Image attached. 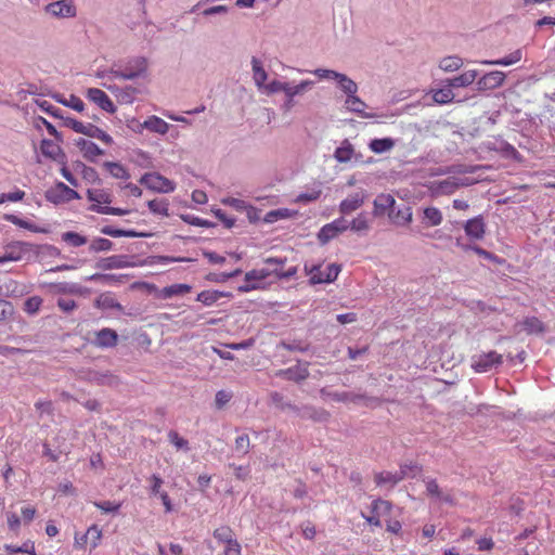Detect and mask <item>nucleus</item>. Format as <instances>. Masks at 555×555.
Instances as JSON below:
<instances>
[{
	"label": "nucleus",
	"mask_w": 555,
	"mask_h": 555,
	"mask_svg": "<svg viewBox=\"0 0 555 555\" xmlns=\"http://www.w3.org/2000/svg\"><path fill=\"white\" fill-rule=\"evenodd\" d=\"M395 205L396 199L392 195L382 193L377 195L373 202V215L378 217L383 216L386 212L388 214L390 210H392Z\"/></svg>",
	"instance_id": "obj_20"
},
{
	"label": "nucleus",
	"mask_w": 555,
	"mask_h": 555,
	"mask_svg": "<svg viewBox=\"0 0 555 555\" xmlns=\"http://www.w3.org/2000/svg\"><path fill=\"white\" fill-rule=\"evenodd\" d=\"M4 219L20 228L26 229V230L35 232V233L46 232L43 229L37 227L33 222L24 220L16 215H12V214L5 215Z\"/></svg>",
	"instance_id": "obj_47"
},
{
	"label": "nucleus",
	"mask_w": 555,
	"mask_h": 555,
	"mask_svg": "<svg viewBox=\"0 0 555 555\" xmlns=\"http://www.w3.org/2000/svg\"><path fill=\"white\" fill-rule=\"evenodd\" d=\"M130 262L127 256L124 255H114L106 258H102L96 267L102 270H113V269H122L130 267Z\"/></svg>",
	"instance_id": "obj_21"
},
{
	"label": "nucleus",
	"mask_w": 555,
	"mask_h": 555,
	"mask_svg": "<svg viewBox=\"0 0 555 555\" xmlns=\"http://www.w3.org/2000/svg\"><path fill=\"white\" fill-rule=\"evenodd\" d=\"M118 335L114 330L102 328L96 332L94 344L102 348L114 347L117 344Z\"/></svg>",
	"instance_id": "obj_26"
},
{
	"label": "nucleus",
	"mask_w": 555,
	"mask_h": 555,
	"mask_svg": "<svg viewBox=\"0 0 555 555\" xmlns=\"http://www.w3.org/2000/svg\"><path fill=\"white\" fill-rule=\"evenodd\" d=\"M280 375H283L285 378L289 380L300 382L309 376V371L307 366L295 365L284 371H281Z\"/></svg>",
	"instance_id": "obj_40"
},
{
	"label": "nucleus",
	"mask_w": 555,
	"mask_h": 555,
	"mask_svg": "<svg viewBox=\"0 0 555 555\" xmlns=\"http://www.w3.org/2000/svg\"><path fill=\"white\" fill-rule=\"evenodd\" d=\"M142 128L147 129L151 132L158 134H166L169 130V124H167L164 119L157 116H150L141 125Z\"/></svg>",
	"instance_id": "obj_31"
},
{
	"label": "nucleus",
	"mask_w": 555,
	"mask_h": 555,
	"mask_svg": "<svg viewBox=\"0 0 555 555\" xmlns=\"http://www.w3.org/2000/svg\"><path fill=\"white\" fill-rule=\"evenodd\" d=\"M223 296L224 293L219 291H203L197 295L196 300L205 306H212Z\"/></svg>",
	"instance_id": "obj_48"
},
{
	"label": "nucleus",
	"mask_w": 555,
	"mask_h": 555,
	"mask_svg": "<svg viewBox=\"0 0 555 555\" xmlns=\"http://www.w3.org/2000/svg\"><path fill=\"white\" fill-rule=\"evenodd\" d=\"M153 214L168 216V202L166 199H152L147 203Z\"/></svg>",
	"instance_id": "obj_57"
},
{
	"label": "nucleus",
	"mask_w": 555,
	"mask_h": 555,
	"mask_svg": "<svg viewBox=\"0 0 555 555\" xmlns=\"http://www.w3.org/2000/svg\"><path fill=\"white\" fill-rule=\"evenodd\" d=\"M345 107L349 112L354 113V114L359 115L362 118H375L376 117L375 114L366 112L367 104L364 101H362L357 95V93L345 99Z\"/></svg>",
	"instance_id": "obj_17"
},
{
	"label": "nucleus",
	"mask_w": 555,
	"mask_h": 555,
	"mask_svg": "<svg viewBox=\"0 0 555 555\" xmlns=\"http://www.w3.org/2000/svg\"><path fill=\"white\" fill-rule=\"evenodd\" d=\"M101 233L112 237H149L150 233L137 232L134 230H120L112 225H105L101 229Z\"/></svg>",
	"instance_id": "obj_29"
},
{
	"label": "nucleus",
	"mask_w": 555,
	"mask_h": 555,
	"mask_svg": "<svg viewBox=\"0 0 555 555\" xmlns=\"http://www.w3.org/2000/svg\"><path fill=\"white\" fill-rule=\"evenodd\" d=\"M149 60L145 56L137 55L115 62L108 72H99L96 76L99 78H105L109 73L115 78L124 80L145 79L149 76Z\"/></svg>",
	"instance_id": "obj_1"
},
{
	"label": "nucleus",
	"mask_w": 555,
	"mask_h": 555,
	"mask_svg": "<svg viewBox=\"0 0 555 555\" xmlns=\"http://www.w3.org/2000/svg\"><path fill=\"white\" fill-rule=\"evenodd\" d=\"M463 60L457 55L444 56L439 61V68L446 73H453L463 66Z\"/></svg>",
	"instance_id": "obj_42"
},
{
	"label": "nucleus",
	"mask_w": 555,
	"mask_h": 555,
	"mask_svg": "<svg viewBox=\"0 0 555 555\" xmlns=\"http://www.w3.org/2000/svg\"><path fill=\"white\" fill-rule=\"evenodd\" d=\"M366 198V192L361 190L359 192L352 193L348 195L344 201L339 204V211L343 215H348L358 208H360Z\"/></svg>",
	"instance_id": "obj_16"
},
{
	"label": "nucleus",
	"mask_w": 555,
	"mask_h": 555,
	"mask_svg": "<svg viewBox=\"0 0 555 555\" xmlns=\"http://www.w3.org/2000/svg\"><path fill=\"white\" fill-rule=\"evenodd\" d=\"M41 305L42 299L39 296H33L27 298L24 302V310L28 314H36L39 311Z\"/></svg>",
	"instance_id": "obj_62"
},
{
	"label": "nucleus",
	"mask_w": 555,
	"mask_h": 555,
	"mask_svg": "<svg viewBox=\"0 0 555 555\" xmlns=\"http://www.w3.org/2000/svg\"><path fill=\"white\" fill-rule=\"evenodd\" d=\"M305 271L309 275L311 284L332 283L337 279L340 267L336 263L327 264L325 268L320 264H306Z\"/></svg>",
	"instance_id": "obj_2"
},
{
	"label": "nucleus",
	"mask_w": 555,
	"mask_h": 555,
	"mask_svg": "<svg viewBox=\"0 0 555 555\" xmlns=\"http://www.w3.org/2000/svg\"><path fill=\"white\" fill-rule=\"evenodd\" d=\"M349 229V221L344 217L337 218L334 221L324 224L319 233L318 240L322 245L327 244L330 241L337 237L339 234L344 233Z\"/></svg>",
	"instance_id": "obj_8"
},
{
	"label": "nucleus",
	"mask_w": 555,
	"mask_h": 555,
	"mask_svg": "<svg viewBox=\"0 0 555 555\" xmlns=\"http://www.w3.org/2000/svg\"><path fill=\"white\" fill-rule=\"evenodd\" d=\"M104 166L107 169V171L116 179L127 180L130 178V175L127 171V169L119 163L106 162Z\"/></svg>",
	"instance_id": "obj_49"
},
{
	"label": "nucleus",
	"mask_w": 555,
	"mask_h": 555,
	"mask_svg": "<svg viewBox=\"0 0 555 555\" xmlns=\"http://www.w3.org/2000/svg\"><path fill=\"white\" fill-rule=\"evenodd\" d=\"M409 476H411V474L406 472V467H400V470L396 473L380 472L375 474V482L379 487L385 486L391 489Z\"/></svg>",
	"instance_id": "obj_9"
},
{
	"label": "nucleus",
	"mask_w": 555,
	"mask_h": 555,
	"mask_svg": "<svg viewBox=\"0 0 555 555\" xmlns=\"http://www.w3.org/2000/svg\"><path fill=\"white\" fill-rule=\"evenodd\" d=\"M168 439L177 449H182L185 451L190 450L189 441L180 437L177 431L170 430L168 433Z\"/></svg>",
	"instance_id": "obj_64"
},
{
	"label": "nucleus",
	"mask_w": 555,
	"mask_h": 555,
	"mask_svg": "<svg viewBox=\"0 0 555 555\" xmlns=\"http://www.w3.org/2000/svg\"><path fill=\"white\" fill-rule=\"evenodd\" d=\"M191 289H192V286L189 284H172V285L164 287L160 291L159 296H160V298L168 299V298H172L175 296L185 295V294L190 293Z\"/></svg>",
	"instance_id": "obj_37"
},
{
	"label": "nucleus",
	"mask_w": 555,
	"mask_h": 555,
	"mask_svg": "<svg viewBox=\"0 0 555 555\" xmlns=\"http://www.w3.org/2000/svg\"><path fill=\"white\" fill-rule=\"evenodd\" d=\"M36 256H48V257H59L61 251L57 247L49 244L43 245H35V251H33Z\"/></svg>",
	"instance_id": "obj_58"
},
{
	"label": "nucleus",
	"mask_w": 555,
	"mask_h": 555,
	"mask_svg": "<svg viewBox=\"0 0 555 555\" xmlns=\"http://www.w3.org/2000/svg\"><path fill=\"white\" fill-rule=\"evenodd\" d=\"M214 538L218 540L221 543L228 544L233 539H235L234 533L230 527L223 526L220 528H217L214 531Z\"/></svg>",
	"instance_id": "obj_55"
},
{
	"label": "nucleus",
	"mask_w": 555,
	"mask_h": 555,
	"mask_svg": "<svg viewBox=\"0 0 555 555\" xmlns=\"http://www.w3.org/2000/svg\"><path fill=\"white\" fill-rule=\"evenodd\" d=\"M335 81L338 88L346 94V98H349L352 94L358 93L359 87L357 82L349 78L347 75L338 73L335 78Z\"/></svg>",
	"instance_id": "obj_32"
},
{
	"label": "nucleus",
	"mask_w": 555,
	"mask_h": 555,
	"mask_svg": "<svg viewBox=\"0 0 555 555\" xmlns=\"http://www.w3.org/2000/svg\"><path fill=\"white\" fill-rule=\"evenodd\" d=\"M112 248L113 242L103 237L94 238L89 246V250L93 253L107 251L111 250Z\"/></svg>",
	"instance_id": "obj_56"
},
{
	"label": "nucleus",
	"mask_w": 555,
	"mask_h": 555,
	"mask_svg": "<svg viewBox=\"0 0 555 555\" xmlns=\"http://www.w3.org/2000/svg\"><path fill=\"white\" fill-rule=\"evenodd\" d=\"M35 251V244L13 241L4 246V253L0 256V264L9 261H20L22 259H28L29 255Z\"/></svg>",
	"instance_id": "obj_3"
},
{
	"label": "nucleus",
	"mask_w": 555,
	"mask_h": 555,
	"mask_svg": "<svg viewBox=\"0 0 555 555\" xmlns=\"http://www.w3.org/2000/svg\"><path fill=\"white\" fill-rule=\"evenodd\" d=\"M250 63H251L254 82L259 89H262V87H264V85H266L264 82L268 78V74H267L266 69L263 68L261 61L259 59H257L256 56L251 57Z\"/></svg>",
	"instance_id": "obj_33"
},
{
	"label": "nucleus",
	"mask_w": 555,
	"mask_h": 555,
	"mask_svg": "<svg viewBox=\"0 0 555 555\" xmlns=\"http://www.w3.org/2000/svg\"><path fill=\"white\" fill-rule=\"evenodd\" d=\"M396 145L392 138L373 139L369 143V149L375 154H383L391 151Z\"/></svg>",
	"instance_id": "obj_34"
},
{
	"label": "nucleus",
	"mask_w": 555,
	"mask_h": 555,
	"mask_svg": "<svg viewBox=\"0 0 555 555\" xmlns=\"http://www.w3.org/2000/svg\"><path fill=\"white\" fill-rule=\"evenodd\" d=\"M503 363L502 354L496 351H489L472 357V369L477 373H487L496 369Z\"/></svg>",
	"instance_id": "obj_5"
},
{
	"label": "nucleus",
	"mask_w": 555,
	"mask_h": 555,
	"mask_svg": "<svg viewBox=\"0 0 555 555\" xmlns=\"http://www.w3.org/2000/svg\"><path fill=\"white\" fill-rule=\"evenodd\" d=\"M64 125L70 129H73L77 133H81V134H85L90 138L99 139L106 144L113 143V138L95 125L82 124L81 121H78L72 117L64 118Z\"/></svg>",
	"instance_id": "obj_4"
},
{
	"label": "nucleus",
	"mask_w": 555,
	"mask_h": 555,
	"mask_svg": "<svg viewBox=\"0 0 555 555\" xmlns=\"http://www.w3.org/2000/svg\"><path fill=\"white\" fill-rule=\"evenodd\" d=\"M524 330L529 333H541L543 331V323L538 318H527L524 322Z\"/></svg>",
	"instance_id": "obj_59"
},
{
	"label": "nucleus",
	"mask_w": 555,
	"mask_h": 555,
	"mask_svg": "<svg viewBox=\"0 0 555 555\" xmlns=\"http://www.w3.org/2000/svg\"><path fill=\"white\" fill-rule=\"evenodd\" d=\"M287 406L301 418H309L317 422H326L330 417V413L324 409H318L311 405L298 408L293 404H287Z\"/></svg>",
	"instance_id": "obj_10"
},
{
	"label": "nucleus",
	"mask_w": 555,
	"mask_h": 555,
	"mask_svg": "<svg viewBox=\"0 0 555 555\" xmlns=\"http://www.w3.org/2000/svg\"><path fill=\"white\" fill-rule=\"evenodd\" d=\"M87 98L95 103L100 108L107 113H115L116 106L112 102V100L108 98V95L98 88H90L87 91Z\"/></svg>",
	"instance_id": "obj_15"
},
{
	"label": "nucleus",
	"mask_w": 555,
	"mask_h": 555,
	"mask_svg": "<svg viewBox=\"0 0 555 555\" xmlns=\"http://www.w3.org/2000/svg\"><path fill=\"white\" fill-rule=\"evenodd\" d=\"M272 275L270 268L254 269L245 274V283L238 286V292L248 293L264 287V281Z\"/></svg>",
	"instance_id": "obj_7"
},
{
	"label": "nucleus",
	"mask_w": 555,
	"mask_h": 555,
	"mask_svg": "<svg viewBox=\"0 0 555 555\" xmlns=\"http://www.w3.org/2000/svg\"><path fill=\"white\" fill-rule=\"evenodd\" d=\"M49 292L53 295L57 294H69V295H81L85 292V288L77 284L70 282H61V283H51L48 285Z\"/></svg>",
	"instance_id": "obj_22"
},
{
	"label": "nucleus",
	"mask_w": 555,
	"mask_h": 555,
	"mask_svg": "<svg viewBox=\"0 0 555 555\" xmlns=\"http://www.w3.org/2000/svg\"><path fill=\"white\" fill-rule=\"evenodd\" d=\"M443 220L439 208L428 206L422 209V223L425 228L438 227Z\"/></svg>",
	"instance_id": "obj_23"
},
{
	"label": "nucleus",
	"mask_w": 555,
	"mask_h": 555,
	"mask_svg": "<svg viewBox=\"0 0 555 555\" xmlns=\"http://www.w3.org/2000/svg\"><path fill=\"white\" fill-rule=\"evenodd\" d=\"M465 234L474 241H480L486 234V222L482 216H477L467 220L464 225Z\"/></svg>",
	"instance_id": "obj_14"
},
{
	"label": "nucleus",
	"mask_w": 555,
	"mask_h": 555,
	"mask_svg": "<svg viewBox=\"0 0 555 555\" xmlns=\"http://www.w3.org/2000/svg\"><path fill=\"white\" fill-rule=\"evenodd\" d=\"M48 198L53 202H59V201L70 202L73 199L80 198V196L75 190L70 189L65 183L59 182L55 185L54 191L49 193Z\"/></svg>",
	"instance_id": "obj_18"
},
{
	"label": "nucleus",
	"mask_w": 555,
	"mask_h": 555,
	"mask_svg": "<svg viewBox=\"0 0 555 555\" xmlns=\"http://www.w3.org/2000/svg\"><path fill=\"white\" fill-rule=\"evenodd\" d=\"M46 11L56 17H73L76 14L73 0H55L46 7Z\"/></svg>",
	"instance_id": "obj_11"
},
{
	"label": "nucleus",
	"mask_w": 555,
	"mask_h": 555,
	"mask_svg": "<svg viewBox=\"0 0 555 555\" xmlns=\"http://www.w3.org/2000/svg\"><path fill=\"white\" fill-rule=\"evenodd\" d=\"M477 76L478 72L476 69H469L459 76L447 79L446 82H449L452 88H464L470 86Z\"/></svg>",
	"instance_id": "obj_28"
},
{
	"label": "nucleus",
	"mask_w": 555,
	"mask_h": 555,
	"mask_svg": "<svg viewBox=\"0 0 555 555\" xmlns=\"http://www.w3.org/2000/svg\"><path fill=\"white\" fill-rule=\"evenodd\" d=\"M288 83L289 82H283V81H280V80H272L269 83L264 85V87H262V89L268 94H274V93H279V92H283L284 93L286 88H287V86H288Z\"/></svg>",
	"instance_id": "obj_63"
},
{
	"label": "nucleus",
	"mask_w": 555,
	"mask_h": 555,
	"mask_svg": "<svg viewBox=\"0 0 555 555\" xmlns=\"http://www.w3.org/2000/svg\"><path fill=\"white\" fill-rule=\"evenodd\" d=\"M426 491H427L428 495L435 496L442 502H446V503L453 502L452 495L450 493H443L435 479L426 480Z\"/></svg>",
	"instance_id": "obj_45"
},
{
	"label": "nucleus",
	"mask_w": 555,
	"mask_h": 555,
	"mask_svg": "<svg viewBox=\"0 0 555 555\" xmlns=\"http://www.w3.org/2000/svg\"><path fill=\"white\" fill-rule=\"evenodd\" d=\"M87 197L90 202L96 205L101 204H111L112 195L105 190L102 189H92L88 190Z\"/></svg>",
	"instance_id": "obj_46"
},
{
	"label": "nucleus",
	"mask_w": 555,
	"mask_h": 555,
	"mask_svg": "<svg viewBox=\"0 0 555 555\" xmlns=\"http://www.w3.org/2000/svg\"><path fill=\"white\" fill-rule=\"evenodd\" d=\"M522 57V53L520 50H515L514 52H512L511 54L502 57V59H498V60H483V61H480L481 64L483 65H501V66H509V65H513V64H516L518 63Z\"/></svg>",
	"instance_id": "obj_39"
},
{
	"label": "nucleus",
	"mask_w": 555,
	"mask_h": 555,
	"mask_svg": "<svg viewBox=\"0 0 555 555\" xmlns=\"http://www.w3.org/2000/svg\"><path fill=\"white\" fill-rule=\"evenodd\" d=\"M4 550L10 555L17 554V553H27L30 555H37L36 551H35L34 543H31V542H25L22 546L5 544Z\"/></svg>",
	"instance_id": "obj_53"
},
{
	"label": "nucleus",
	"mask_w": 555,
	"mask_h": 555,
	"mask_svg": "<svg viewBox=\"0 0 555 555\" xmlns=\"http://www.w3.org/2000/svg\"><path fill=\"white\" fill-rule=\"evenodd\" d=\"M349 229L356 233H366L371 229V221L365 212L359 214L349 222Z\"/></svg>",
	"instance_id": "obj_44"
},
{
	"label": "nucleus",
	"mask_w": 555,
	"mask_h": 555,
	"mask_svg": "<svg viewBox=\"0 0 555 555\" xmlns=\"http://www.w3.org/2000/svg\"><path fill=\"white\" fill-rule=\"evenodd\" d=\"M87 534L90 548H95L99 545L100 540L102 538V530L99 528V526L92 525L91 527L88 528Z\"/></svg>",
	"instance_id": "obj_60"
},
{
	"label": "nucleus",
	"mask_w": 555,
	"mask_h": 555,
	"mask_svg": "<svg viewBox=\"0 0 555 555\" xmlns=\"http://www.w3.org/2000/svg\"><path fill=\"white\" fill-rule=\"evenodd\" d=\"M504 80L505 74L503 72H490L477 80V90L486 91L496 89L503 85Z\"/></svg>",
	"instance_id": "obj_13"
},
{
	"label": "nucleus",
	"mask_w": 555,
	"mask_h": 555,
	"mask_svg": "<svg viewBox=\"0 0 555 555\" xmlns=\"http://www.w3.org/2000/svg\"><path fill=\"white\" fill-rule=\"evenodd\" d=\"M52 98L57 102L63 104L64 106L70 107L77 112H82L85 108V103L82 100L74 94H70L68 99H66L61 93H55Z\"/></svg>",
	"instance_id": "obj_41"
},
{
	"label": "nucleus",
	"mask_w": 555,
	"mask_h": 555,
	"mask_svg": "<svg viewBox=\"0 0 555 555\" xmlns=\"http://www.w3.org/2000/svg\"><path fill=\"white\" fill-rule=\"evenodd\" d=\"M89 379L98 385H108L114 386L117 384V377L109 373H92L90 374Z\"/></svg>",
	"instance_id": "obj_51"
},
{
	"label": "nucleus",
	"mask_w": 555,
	"mask_h": 555,
	"mask_svg": "<svg viewBox=\"0 0 555 555\" xmlns=\"http://www.w3.org/2000/svg\"><path fill=\"white\" fill-rule=\"evenodd\" d=\"M452 89L453 88L450 87V83L447 82V85L443 88L433 90V101L440 105L453 102L454 93Z\"/></svg>",
	"instance_id": "obj_36"
},
{
	"label": "nucleus",
	"mask_w": 555,
	"mask_h": 555,
	"mask_svg": "<svg viewBox=\"0 0 555 555\" xmlns=\"http://www.w3.org/2000/svg\"><path fill=\"white\" fill-rule=\"evenodd\" d=\"M103 86L109 90L121 103L131 104L134 101V93L137 89L133 87L128 86L120 88L116 85L109 86L106 83H103Z\"/></svg>",
	"instance_id": "obj_25"
},
{
	"label": "nucleus",
	"mask_w": 555,
	"mask_h": 555,
	"mask_svg": "<svg viewBox=\"0 0 555 555\" xmlns=\"http://www.w3.org/2000/svg\"><path fill=\"white\" fill-rule=\"evenodd\" d=\"M296 215H297V211H295V210H291L288 208H279V209L268 211L263 217V221L266 223H274L278 220L291 219V218L295 217Z\"/></svg>",
	"instance_id": "obj_38"
},
{
	"label": "nucleus",
	"mask_w": 555,
	"mask_h": 555,
	"mask_svg": "<svg viewBox=\"0 0 555 555\" xmlns=\"http://www.w3.org/2000/svg\"><path fill=\"white\" fill-rule=\"evenodd\" d=\"M334 158L340 164L349 163L357 156L353 145L348 139L341 141L340 145L334 151Z\"/></svg>",
	"instance_id": "obj_24"
},
{
	"label": "nucleus",
	"mask_w": 555,
	"mask_h": 555,
	"mask_svg": "<svg viewBox=\"0 0 555 555\" xmlns=\"http://www.w3.org/2000/svg\"><path fill=\"white\" fill-rule=\"evenodd\" d=\"M95 306L101 309H121L120 304L111 294H101L95 300Z\"/></svg>",
	"instance_id": "obj_50"
},
{
	"label": "nucleus",
	"mask_w": 555,
	"mask_h": 555,
	"mask_svg": "<svg viewBox=\"0 0 555 555\" xmlns=\"http://www.w3.org/2000/svg\"><path fill=\"white\" fill-rule=\"evenodd\" d=\"M314 82L312 80H301L297 85L288 83L284 94H285V102L284 107L286 109H289L294 106V99L298 95L304 94L307 90L311 89L313 87Z\"/></svg>",
	"instance_id": "obj_12"
},
{
	"label": "nucleus",
	"mask_w": 555,
	"mask_h": 555,
	"mask_svg": "<svg viewBox=\"0 0 555 555\" xmlns=\"http://www.w3.org/2000/svg\"><path fill=\"white\" fill-rule=\"evenodd\" d=\"M391 503L386 500L377 499L372 503V513L379 517H384L390 514Z\"/></svg>",
	"instance_id": "obj_52"
},
{
	"label": "nucleus",
	"mask_w": 555,
	"mask_h": 555,
	"mask_svg": "<svg viewBox=\"0 0 555 555\" xmlns=\"http://www.w3.org/2000/svg\"><path fill=\"white\" fill-rule=\"evenodd\" d=\"M94 506L98 507L100 511H102L105 514L108 513H117L119 508L121 507V503L114 502V501H96L93 502Z\"/></svg>",
	"instance_id": "obj_61"
},
{
	"label": "nucleus",
	"mask_w": 555,
	"mask_h": 555,
	"mask_svg": "<svg viewBox=\"0 0 555 555\" xmlns=\"http://www.w3.org/2000/svg\"><path fill=\"white\" fill-rule=\"evenodd\" d=\"M140 183L145 185L147 189L158 193H171L176 189L173 181L157 172H146L141 179Z\"/></svg>",
	"instance_id": "obj_6"
},
{
	"label": "nucleus",
	"mask_w": 555,
	"mask_h": 555,
	"mask_svg": "<svg viewBox=\"0 0 555 555\" xmlns=\"http://www.w3.org/2000/svg\"><path fill=\"white\" fill-rule=\"evenodd\" d=\"M76 146L80 150L83 157L89 162H94L96 157L104 154V151L100 149L94 142L83 138L76 140Z\"/></svg>",
	"instance_id": "obj_19"
},
{
	"label": "nucleus",
	"mask_w": 555,
	"mask_h": 555,
	"mask_svg": "<svg viewBox=\"0 0 555 555\" xmlns=\"http://www.w3.org/2000/svg\"><path fill=\"white\" fill-rule=\"evenodd\" d=\"M41 153L51 159H57L62 155V149L57 142L43 139L40 144Z\"/></svg>",
	"instance_id": "obj_43"
},
{
	"label": "nucleus",
	"mask_w": 555,
	"mask_h": 555,
	"mask_svg": "<svg viewBox=\"0 0 555 555\" xmlns=\"http://www.w3.org/2000/svg\"><path fill=\"white\" fill-rule=\"evenodd\" d=\"M320 393L323 398H328V399H331L333 401H337V402H358L363 398L361 395H357L353 392L327 391L325 388L321 389Z\"/></svg>",
	"instance_id": "obj_27"
},
{
	"label": "nucleus",
	"mask_w": 555,
	"mask_h": 555,
	"mask_svg": "<svg viewBox=\"0 0 555 555\" xmlns=\"http://www.w3.org/2000/svg\"><path fill=\"white\" fill-rule=\"evenodd\" d=\"M463 185L464 183L462 182V179L456 177H449L437 183L436 191L440 194H452Z\"/></svg>",
	"instance_id": "obj_35"
},
{
	"label": "nucleus",
	"mask_w": 555,
	"mask_h": 555,
	"mask_svg": "<svg viewBox=\"0 0 555 555\" xmlns=\"http://www.w3.org/2000/svg\"><path fill=\"white\" fill-rule=\"evenodd\" d=\"M62 240L74 247H79L87 243V237L77 232H65L62 234Z\"/></svg>",
	"instance_id": "obj_54"
},
{
	"label": "nucleus",
	"mask_w": 555,
	"mask_h": 555,
	"mask_svg": "<svg viewBox=\"0 0 555 555\" xmlns=\"http://www.w3.org/2000/svg\"><path fill=\"white\" fill-rule=\"evenodd\" d=\"M412 208L410 206H404L403 208H396L393 206L392 210L388 212L389 219L395 224H408L412 221Z\"/></svg>",
	"instance_id": "obj_30"
}]
</instances>
